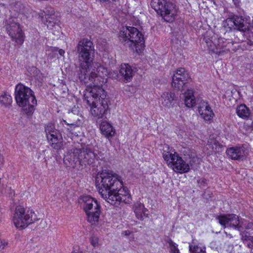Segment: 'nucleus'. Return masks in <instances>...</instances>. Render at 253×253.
<instances>
[{"label": "nucleus", "mask_w": 253, "mask_h": 253, "mask_svg": "<svg viewBox=\"0 0 253 253\" xmlns=\"http://www.w3.org/2000/svg\"><path fill=\"white\" fill-rule=\"evenodd\" d=\"M79 63V78L82 82L102 95L105 94L102 86L107 82V78L100 73L106 70L97 63H93L94 48L92 42L87 39L80 40L76 47Z\"/></svg>", "instance_id": "nucleus-1"}, {"label": "nucleus", "mask_w": 253, "mask_h": 253, "mask_svg": "<svg viewBox=\"0 0 253 253\" xmlns=\"http://www.w3.org/2000/svg\"><path fill=\"white\" fill-rule=\"evenodd\" d=\"M99 175L101 179L98 186L101 197L112 205H119L125 202L128 195V190L123 187L120 177L109 169H103Z\"/></svg>", "instance_id": "nucleus-2"}, {"label": "nucleus", "mask_w": 253, "mask_h": 253, "mask_svg": "<svg viewBox=\"0 0 253 253\" xmlns=\"http://www.w3.org/2000/svg\"><path fill=\"white\" fill-rule=\"evenodd\" d=\"M103 159V154L101 152L96 154L90 147L86 146L69 150L64 156V163L67 167L82 170L88 166H97L96 162Z\"/></svg>", "instance_id": "nucleus-3"}, {"label": "nucleus", "mask_w": 253, "mask_h": 253, "mask_svg": "<svg viewBox=\"0 0 253 253\" xmlns=\"http://www.w3.org/2000/svg\"><path fill=\"white\" fill-rule=\"evenodd\" d=\"M14 95L17 105L24 108V111L26 114H32L37 105L34 91L29 87L20 83L15 86Z\"/></svg>", "instance_id": "nucleus-4"}, {"label": "nucleus", "mask_w": 253, "mask_h": 253, "mask_svg": "<svg viewBox=\"0 0 253 253\" xmlns=\"http://www.w3.org/2000/svg\"><path fill=\"white\" fill-rule=\"evenodd\" d=\"M118 38L120 42L126 46L137 51L144 46V38L142 33L134 27H123L120 31Z\"/></svg>", "instance_id": "nucleus-5"}, {"label": "nucleus", "mask_w": 253, "mask_h": 253, "mask_svg": "<svg viewBox=\"0 0 253 253\" xmlns=\"http://www.w3.org/2000/svg\"><path fill=\"white\" fill-rule=\"evenodd\" d=\"M219 223L224 227H230L237 230L240 233L246 232L245 230L253 228V223L243 219H240L235 214H227L218 216L216 217Z\"/></svg>", "instance_id": "nucleus-6"}, {"label": "nucleus", "mask_w": 253, "mask_h": 253, "mask_svg": "<svg viewBox=\"0 0 253 253\" xmlns=\"http://www.w3.org/2000/svg\"><path fill=\"white\" fill-rule=\"evenodd\" d=\"M164 149L166 150L163 153V157L169 168L176 172L180 173L189 171V164L186 163L176 152L172 150L169 151V148L168 145H166Z\"/></svg>", "instance_id": "nucleus-7"}, {"label": "nucleus", "mask_w": 253, "mask_h": 253, "mask_svg": "<svg viewBox=\"0 0 253 253\" xmlns=\"http://www.w3.org/2000/svg\"><path fill=\"white\" fill-rule=\"evenodd\" d=\"M82 206L87 215V221L95 225L99 221L101 206L98 201L90 196H84L81 199Z\"/></svg>", "instance_id": "nucleus-8"}, {"label": "nucleus", "mask_w": 253, "mask_h": 253, "mask_svg": "<svg viewBox=\"0 0 253 253\" xmlns=\"http://www.w3.org/2000/svg\"><path fill=\"white\" fill-rule=\"evenodd\" d=\"M38 218L32 210L25 209L21 206H17L13 216V223L16 228L24 229Z\"/></svg>", "instance_id": "nucleus-9"}, {"label": "nucleus", "mask_w": 253, "mask_h": 253, "mask_svg": "<svg viewBox=\"0 0 253 253\" xmlns=\"http://www.w3.org/2000/svg\"><path fill=\"white\" fill-rule=\"evenodd\" d=\"M151 5L165 21L172 22L174 20L177 10L175 5L169 0H152Z\"/></svg>", "instance_id": "nucleus-10"}, {"label": "nucleus", "mask_w": 253, "mask_h": 253, "mask_svg": "<svg viewBox=\"0 0 253 253\" xmlns=\"http://www.w3.org/2000/svg\"><path fill=\"white\" fill-rule=\"evenodd\" d=\"M5 27L7 33L13 41L19 44L23 43L24 41L23 33L16 18L10 17L6 19Z\"/></svg>", "instance_id": "nucleus-11"}, {"label": "nucleus", "mask_w": 253, "mask_h": 253, "mask_svg": "<svg viewBox=\"0 0 253 253\" xmlns=\"http://www.w3.org/2000/svg\"><path fill=\"white\" fill-rule=\"evenodd\" d=\"M44 130L48 143L55 150L60 148V143L62 140V131L56 129L55 125L48 123L44 126Z\"/></svg>", "instance_id": "nucleus-12"}, {"label": "nucleus", "mask_w": 253, "mask_h": 253, "mask_svg": "<svg viewBox=\"0 0 253 253\" xmlns=\"http://www.w3.org/2000/svg\"><path fill=\"white\" fill-rule=\"evenodd\" d=\"M106 94H102L99 98V101L90 107V113L98 119H105L108 111V99Z\"/></svg>", "instance_id": "nucleus-13"}, {"label": "nucleus", "mask_w": 253, "mask_h": 253, "mask_svg": "<svg viewBox=\"0 0 253 253\" xmlns=\"http://www.w3.org/2000/svg\"><path fill=\"white\" fill-rule=\"evenodd\" d=\"M191 81L189 74L184 68H180L177 69L175 74L172 77L171 85L173 87L178 90H183L186 86V84Z\"/></svg>", "instance_id": "nucleus-14"}, {"label": "nucleus", "mask_w": 253, "mask_h": 253, "mask_svg": "<svg viewBox=\"0 0 253 253\" xmlns=\"http://www.w3.org/2000/svg\"><path fill=\"white\" fill-rule=\"evenodd\" d=\"M209 50L211 51L212 53H215L218 55H222L224 53L228 52L229 51V48L226 47L227 45L223 44V39H219L217 42L218 45L216 44V38L215 37H211L210 38V35L208 34L205 36L204 38Z\"/></svg>", "instance_id": "nucleus-15"}, {"label": "nucleus", "mask_w": 253, "mask_h": 253, "mask_svg": "<svg viewBox=\"0 0 253 253\" xmlns=\"http://www.w3.org/2000/svg\"><path fill=\"white\" fill-rule=\"evenodd\" d=\"M226 154L232 160H243L247 154V150L245 144H240L228 148Z\"/></svg>", "instance_id": "nucleus-16"}, {"label": "nucleus", "mask_w": 253, "mask_h": 253, "mask_svg": "<svg viewBox=\"0 0 253 253\" xmlns=\"http://www.w3.org/2000/svg\"><path fill=\"white\" fill-rule=\"evenodd\" d=\"M198 112L206 121H211L214 115L209 103L204 100H201L198 103Z\"/></svg>", "instance_id": "nucleus-17"}, {"label": "nucleus", "mask_w": 253, "mask_h": 253, "mask_svg": "<svg viewBox=\"0 0 253 253\" xmlns=\"http://www.w3.org/2000/svg\"><path fill=\"white\" fill-rule=\"evenodd\" d=\"M100 94L95 89H91L90 90H86L84 93V101L90 108L97 103L99 101Z\"/></svg>", "instance_id": "nucleus-18"}, {"label": "nucleus", "mask_w": 253, "mask_h": 253, "mask_svg": "<svg viewBox=\"0 0 253 253\" xmlns=\"http://www.w3.org/2000/svg\"><path fill=\"white\" fill-rule=\"evenodd\" d=\"M235 29L245 33L250 31V23L243 16L233 15Z\"/></svg>", "instance_id": "nucleus-19"}, {"label": "nucleus", "mask_w": 253, "mask_h": 253, "mask_svg": "<svg viewBox=\"0 0 253 253\" xmlns=\"http://www.w3.org/2000/svg\"><path fill=\"white\" fill-rule=\"evenodd\" d=\"M119 74L126 83L129 82L133 76L131 67L128 64H122L119 68Z\"/></svg>", "instance_id": "nucleus-20"}, {"label": "nucleus", "mask_w": 253, "mask_h": 253, "mask_svg": "<svg viewBox=\"0 0 253 253\" xmlns=\"http://www.w3.org/2000/svg\"><path fill=\"white\" fill-rule=\"evenodd\" d=\"M133 209L137 219L143 220L144 217L148 216V210L143 204L137 202L134 204Z\"/></svg>", "instance_id": "nucleus-21"}, {"label": "nucleus", "mask_w": 253, "mask_h": 253, "mask_svg": "<svg viewBox=\"0 0 253 253\" xmlns=\"http://www.w3.org/2000/svg\"><path fill=\"white\" fill-rule=\"evenodd\" d=\"M175 93L172 92H165L161 95V101L162 105L166 107H172L175 101Z\"/></svg>", "instance_id": "nucleus-22"}, {"label": "nucleus", "mask_w": 253, "mask_h": 253, "mask_svg": "<svg viewBox=\"0 0 253 253\" xmlns=\"http://www.w3.org/2000/svg\"><path fill=\"white\" fill-rule=\"evenodd\" d=\"M100 129L102 134L108 138L113 136L115 133L112 126L106 121L101 122L100 125Z\"/></svg>", "instance_id": "nucleus-23"}, {"label": "nucleus", "mask_w": 253, "mask_h": 253, "mask_svg": "<svg viewBox=\"0 0 253 253\" xmlns=\"http://www.w3.org/2000/svg\"><path fill=\"white\" fill-rule=\"evenodd\" d=\"M184 97V103L185 106L188 108L192 107L196 103L195 98L194 96V91L193 89H189L183 94Z\"/></svg>", "instance_id": "nucleus-24"}, {"label": "nucleus", "mask_w": 253, "mask_h": 253, "mask_svg": "<svg viewBox=\"0 0 253 253\" xmlns=\"http://www.w3.org/2000/svg\"><path fill=\"white\" fill-rule=\"evenodd\" d=\"M246 40L243 42L242 46L245 49L251 50L253 49V33L250 31L243 34Z\"/></svg>", "instance_id": "nucleus-25"}, {"label": "nucleus", "mask_w": 253, "mask_h": 253, "mask_svg": "<svg viewBox=\"0 0 253 253\" xmlns=\"http://www.w3.org/2000/svg\"><path fill=\"white\" fill-rule=\"evenodd\" d=\"M236 113L238 116L242 118H248L250 115V109L245 105H239L236 109Z\"/></svg>", "instance_id": "nucleus-26"}, {"label": "nucleus", "mask_w": 253, "mask_h": 253, "mask_svg": "<svg viewBox=\"0 0 253 253\" xmlns=\"http://www.w3.org/2000/svg\"><path fill=\"white\" fill-rule=\"evenodd\" d=\"M240 235L244 243L249 248H253V236H251L248 232H243Z\"/></svg>", "instance_id": "nucleus-27"}, {"label": "nucleus", "mask_w": 253, "mask_h": 253, "mask_svg": "<svg viewBox=\"0 0 253 253\" xmlns=\"http://www.w3.org/2000/svg\"><path fill=\"white\" fill-rule=\"evenodd\" d=\"M234 22L233 15H232L223 22L222 26L226 29V31L235 30Z\"/></svg>", "instance_id": "nucleus-28"}, {"label": "nucleus", "mask_w": 253, "mask_h": 253, "mask_svg": "<svg viewBox=\"0 0 253 253\" xmlns=\"http://www.w3.org/2000/svg\"><path fill=\"white\" fill-rule=\"evenodd\" d=\"M166 242L169 244L170 253H180L179 250L178 249V245L171 239H168Z\"/></svg>", "instance_id": "nucleus-29"}, {"label": "nucleus", "mask_w": 253, "mask_h": 253, "mask_svg": "<svg viewBox=\"0 0 253 253\" xmlns=\"http://www.w3.org/2000/svg\"><path fill=\"white\" fill-rule=\"evenodd\" d=\"M12 100V97L9 94L4 93L0 96V102L5 106L10 105Z\"/></svg>", "instance_id": "nucleus-30"}, {"label": "nucleus", "mask_w": 253, "mask_h": 253, "mask_svg": "<svg viewBox=\"0 0 253 253\" xmlns=\"http://www.w3.org/2000/svg\"><path fill=\"white\" fill-rule=\"evenodd\" d=\"M189 250L190 253H206L205 248H201L197 245H190Z\"/></svg>", "instance_id": "nucleus-31"}, {"label": "nucleus", "mask_w": 253, "mask_h": 253, "mask_svg": "<svg viewBox=\"0 0 253 253\" xmlns=\"http://www.w3.org/2000/svg\"><path fill=\"white\" fill-rule=\"evenodd\" d=\"M98 238L95 236H92L90 238V242L92 246L96 247L98 245Z\"/></svg>", "instance_id": "nucleus-32"}, {"label": "nucleus", "mask_w": 253, "mask_h": 253, "mask_svg": "<svg viewBox=\"0 0 253 253\" xmlns=\"http://www.w3.org/2000/svg\"><path fill=\"white\" fill-rule=\"evenodd\" d=\"M50 10H49V13H47L46 11H44V15L43 14V13H41L39 15L40 17H41L42 18H43L44 16H45V19H46V21H48V19L49 18L50 16H51L52 14L54 13V11L52 8H50Z\"/></svg>", "instance_id": "nucleus-33"}, {"label": "nucleus", "mask_w": 253, "mask_h": 253, "mask_svg": "<svg viewBox=\"0 0 253 253\" xmlns=\"http://www.w3.org/2000/svg\"><path fill=\"white\" fill-rule=\"evenodd\" d=\"M8 244V243L4 240H0V249H3Z\"/></svg>", "instance_id": "nucleus-34"}, {"label": "nucleus", "mask_w": 253, "mask_h": 253, "mask_svg": "<svg viewBox=\"0 0 253 253\" xmlns=\"http://www.w3.org/2000/svg\"><path fill=\"white\" fill-rule=\"evenodd\" d=\"M197 182L200 186H205L207 180L204 178H202L198 180Z\"/></svg>", "instance_id": "nucleus-35"}, {"label": "nucleus", "mask_w": 253, "mask_h": 253, "mask_svg": "<svg viewBox=\"0 0 253 253\" xmlns=\"http://www.w3.org/2000/svg\"><path fill=\"white\" fill-rule=\"evenodd\" d=\"M72 253H83V252L81 251L79 247H74L73 248V250L72 252Z\"/></svg>", "instance_id": "nucleus-36"}, {"label": "nucleus", "mask_w": 253, "mask_h": 253, "mask_svg": "<svg viewBox=\"0 0 253 253\" xmlns=\"http://www.w3.org/2000/svg\"><path fill=\"white\" fill-rule=\"evenodd\" d=\"M4 160L3 156L0 154V169L3 167Z\"/></svg>", "instance_id": "nucleus-37"}, {"label": "nucleus", "mask_w": 253, "mask_h": 253, "mask_svg": "<svg viewBox=\"0 0 253 253\" xmlns=\"http://www.w3.org/2000/svg\"><path fill=\"white\" fill-rule=\"evenodd\" d=\"M61 123H64L66 124H67V125H69V124H67L66 122V121L65 120H63ZM74 126V125L73 124H71L70 125V128H68V129L70 130V131H71L72 130V127Z\"/></svg>", "instance_id": "nucleus-38"}, {"label": "nucleus", "mask_w": 253, "mask_h": 253, "mask_svg": "<svg viewBox=\"0 0 253 253\" xmlns=\"http://www.w3.org/2000/svg\"><path fill=\"white\" fill-rule=\"evenodd\" d=\"M58 53L61 56H63L65 53V51L62 49H60L59 50Z\"/></svg>", "instance_id": "nucleus-39"}, {"label": "nucleus", "mask_w": 253, "mask_h": 253, "mask_svg": "<svg viewBox=\"0 0 253 253\" xmlns=\"http://www.w3.org/2000/svg\"><path fill=\"white\" fill-rule=\"evenodd\" d=\"M234 4L236 5V6H238L239 5V3H240V0H232Z\"/></svg>", "instance_id": "nucleus-40"}, {"label": "nucleus", "mask_w": 253, "mask_h": 253, "mask_svg": "<svg viewBox=\"0 0 253 253\" xmlns=\"http://www.w3.org/2000/svg\"><path fill=\"white\" fill-rule=\"evenodd\" d=\"M125 233L126 235H128L130 234V232L129 231H126Z\"/></svg>", "instance_id": "nucleus-41"}, {"label": "nucleus", "mask_w": 253, "mask_h": 253, "mask_svg": "<svg viewBox=\"0 0 253 253\" xmlns=\"http://www.w3.org/2000/svg\"><path fill=\"white\" fill-rule=\"evenodd\" d=\"M252 25H253V22H252Z\"/></svg>", "instance_id": "nucleus-42"}, {"label": "nucleus", "mask_w": 253, "mask_h": 253, "mask_svg": "<svg viewBox=\"0 0 253 253\" xmlns=\"http://www.w3.org/2000/svg\"><path fill=\"white\" fill-rule=\"evenodd\" d=\"M251 253H253V251H251Z\"/></svg>", "instance_id": "nucleus-43"}]
</instances>
